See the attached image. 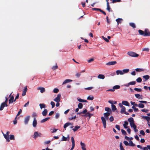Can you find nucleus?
<instances>
[{
    "instance_id": "41",
    "label": "nucleus",
    "mask_w": 150,
    "mask_h": 150,
    "mask_svg": "<svg viewBox=\"0 0 150 150\" xmlns=\"http://www.w3.org/2000/svg\"><path fill=\"white\" fill-rule=\"evenodd\" d=\"M94 98V97L93 96H89L87 98V99L88 100H93Z\"/></svg>"
},
{
    "instance_id": "11",
    "label": "nucleus",
    "mask_w": 150,
    "mask_h": 150,
    "mask_svg": "<svg viewBox=\"0 0 150 150\" xmlns=\"http://www.w3.org/2000/svg\"><path fill=\"white\" fill-rule=\"evenodd\" d=\"M7 106L8 105L7 104L4 102L3 103H1V105L0 110H3L5 106L7 107Z\"/></svg>"
},
{
    "instance_id": "5",
    "label": "nucleus",
    "mask_w": 150,
    "mask_h": 150,
    "mask_svg": "<svg viewBox=\"0 0 150 150\" xmlns=\"http://www.w3.org/2000/svg\"><path fill=\"white\" fill-rule=\"evenodd\" d=\"M42 134L40 133H38V132H34L33 134V138L35 139H36L38 137H41Z\"/></svg>"
},
{
    "instance_id": "2",
    "label": "nucleus",
    "mask_w": 150,
    "mask_h": 150,
    "mask_svg": "<svg viewBox=\"0 0 150 150\" xmlns=\"http://www.w3.org/2000/svg\"><path fill=\"white\" fill-rule=\"evenodd\" d=\"M108 117H105V118L103 117H101V120L103 125V127L105 128L106 127V120H108Z\"/></svg>"
},
{
    "instance_id": "13",
    "label": "nucleus",
    "mask_w": 150,
    "mask_h": 150,
    "mask_svg": "<svg viewBox=\"0 0 150 150\" xmlns=\"http://www.w3.org/2000/svg\"><path fill=\"white\" fill-rule=\"evenodd\" d=\"M38 90H40L41 93H43L45 91V89L44 88L42 87H38L37 88Z\"/></svg>"
},
{
    "instance_id": "24",
    "label": "nucleus",
    "mask_w": 150,
    "mask_h": 150,
    "mask_svg": "<svg viewBox=\"0 0 150 150\" xmlns=\"http://www.w3.org/2000/svg\"><path fill=\"white\" fill-rule=\"evenodd\" d=\"M50 118V117H48L40 121V122L41 123L45 122L47 121Z\"/></svg>"
},
{
    "instance_id": "22",
    "label": "nucleus",
    "mask_w": 150,
    "mask_h": 150,
    "mask_svg": "<svg viewBox=\"0 0 150 150\" xmlns=\"http://www.w3.org/2000/svg\"><path fill=\"white\" fill-rule=\"evenodd\" d=\"M129 71V69H123L122 70V72L123 73V74H124L125 73H128Z\"/></svg>"
},
{
    "instance_id": "37",
    "label": "nucleus",
    "mask_w": 150,
    "mask_h": 150,
    "mask_svg": "<svg viewBox=\"0 0 150 150\" xmlns=\"http://www.w3.org/2000/svg\"><path fill=\"white\" fill-rule=\"evenodd\" d=\"M80 126H76L73 129V130L74 132L76 131L78 129L80 128Z\"/></svg>"
},
{
    "instance_id": "39",
    "label": "nucleus",
    "mask_w": 150,
    "mask_h": 150,
    "mask_svg": "<svg viewBox=\"0 0 150 150\" xmlns=\"http://www.w3.org/2000/svg\"><path fill=\"white\" fill-rule=\"evenodd\" d=\"M138 107L140 108H143L144 107V105L142 103H140L138 104Z\"/></svg>"
},
{
    "instance_id": "4",
    "label": "nucleus",
    "mask_w": 150,
    "mask_h": 150,
    "mask_svg": "<svg viewBox=\"0 0 150 150\" xmlns=\"http://www.w3.org/2000/svg\"><path fill=\"white\" fill-rule=\"evenodd\" d=\"M2 133L4 138L6 139V141L7 142H9L10 141L9 138V134H10V132L8 131H7L6 132V134H4L3 133Z\"/></svg>"
},
{
    "instance_id": "44",
    "label": "nucleus",
    "mask_w": 150,
    "mask_h": 150,
    "mask_svg": "<svg viewBox=\"0 0 150 150\" xmlns=\"http://www.w3.org/2000/svg\"><path fill=\"white\" fill-rule=\"evenodd\" d=\"M142 51H146L148 52L149 51V49L148 48H143L142 49Z\"/></svg>"
},
{
    "instance_id": "17",
    "label": "nucleus",
    "mask_w": 150,
    "mask_h": 150,
    "mask_svg": "<svg viewBox=\"0 0 150 150\" xmlns=\"http://www.w3.org/2000/svg\"><path fill=\"white\" fill-rule=\"evenodd\" d=\"M72 80L69 79H66L63 83L62 85H64L72 81Z\"/></svg>"
},
{
    "instance_id": "49",
    "label": "nucleus",
    "mask_w": 150,
    "mask_h": 150,
    "mask_svg": "<svg viewBox=\"0 0 150 150\" xmlns=\"http://www.w3.org/2000/svg\"><path fill=\"white\" fill-rule=\"evenodd\" d=\"M136 81L138 82H141L142 81V79L141 78L139 77L136 79Z\"/></svg>"
},
{
    "instance_id": "63",
    "label": "nucleus",
    "mask_w": 150,
    "mask_h": 150,
    "mask_svg": "<svg viewBox=\"0 0 150 150\" xmlns=\"http://www.w3.org/2000/svg\"><path fill=\"white\" fill-rule=\"evenodd\" d=\"M22 112V110L21 109H20L19 110V111L18 112V113L16 116H17V117L18 115H19Z\"/></svg>"
},
{
    "instance_id": "34",
    "label": "nucleus",
    "mask_w": 150,
    "mask_h": 150,
    "mask_svg": "<svg viewBox=\"0 0 150 150\" xmlns=\"http://www.w3.org/2000/svg\"><path fill=\"white\" fill-rule=\"evenodd\" d=\"M122 21V18H118L116 20V21L117 22L118 24L119 23H121Z\"/></svg>"
},
{
    "instance_id": "15",
    "label": "nucleus",
    "mask_w": 150,
    "mask_h": 150,
    "mask_svg": "<svg viewBox=\"0 0 150 150\" xmlns=\"http://www.w3.org/2000/svg\"><path fill=\"white\" fill-rule=\"evenodd\" d=\"M27 86L25 87L24 90L23 91L22 96H24L26 95V92L27 91Z\"/></svg>"
},
{
    "instance_id": "52",
    "label": "nucleus",
    "mask_w": 150,
    "mask_h": 150,
    "mask_svg": "<svg viewBox=\"0 0 150 150\" xmlns=\"http://www.w3.org/2000/svg\"><path fill=\"white\" fill-rule=\"evenodd\" d=\"M107 9H110V8L108 2L107 1Z\"/></svg>"
},
{
    "instance_id": "31",
    "label": "nucleus",
    "mask_w": 150,
    "mask_h": 150,
    "mask_svg": "<svg viewBox=\"0 0 150 150\" xmlns=\"http://www.w3.org/2000/svg\"><path fill=\"white\" fill-rule=\"evenodd\" d=\"M143 78L145 79L146 80H147L149 78L150 76L148 75H146L144 76H143Z\"/></svg>"
},
{
    "instance_id": "59",
    "label": "nucleus",
    "mask_w": 150,
    "mask_h": 150,
    "mask_svg": "<svg viewBox=\"0 0 150 150\" xmlns=\"http://www.w3.org/2000/svg\"><path fill=\"white\" fill-rule=\"evenodd\" d=\"M121 132L124 135H126V132L124 129H122L121 130Z\"/></svg>"
},
{
    "instance_id": "35",
    "label": "nucleus",
    "mask_w": 150,
    "mask_h": 150,
    "mask_svg": "<svg viewBox=\"0 0 150 150\" xmlns=\"http://www.w3.org/2000/svg\"><path fill=\"white\" fill-rule=\"evenodd\" d=\"M143 117L144 119H145L148 122L150 120V117L148 116H143Z\"/></svg>"
},
{
    "instance_id": "33",
    "label": "nucleus",
    "mask_w": 150,
    "mask_h": 150,
    "mask_svg": "<svg viewBox=\"0 0 150 150\" xmlns=\"http://www.w3.org/2000/svg\"><path fill=\"white\" fill-rule=\"evenodd\" d=\"M138 32L139 34L141 35L144 36V32L141 30H138Z\"/></svg>"
},
{
    "instance_id": "8",
    "label": "nucleus",
    "mask_w": 150,
    "mask_h": 150,
    "mask_svg": "<svg viewBox=\"0 0 150 150\" xmlns=\"http://www.w3.org/2000/svg\"><path fill=\"white\" fill-rule=\"evenodd\" d=\"M150 36V33L149 32L148 30L145 29L144 31V36Z\"/></svg>"
},
{
    "instance_id": "62",
    "label": "nucleus",
    "mask_w": 150,
    "mask_h": 150,
    "mask_svg": "<svg viewBox=\"0 0 150 150\" xmlns=\"http://www.w3.org/2000/svg\"><path fill=\"white\" fill-rule=\"evenodd\" d=\"M115 128L117 129L118 130H120V126L118 125H115Z\"/></svg>"
},
{
    "instance_id": "18",
    "label": "nucleus",
    "mask_w": 150,
    "mask_h": 150,
    "mask_svg": "<svg viewBox=\"0 0 150 150\" xmlns=\"http://www.w3.org/2000/svg\"><path fill=\"white\" fill-rule=\"evenodd\" d=\"M92 114H91L90 112H88L86 113L85 115H83V116L85 117H89V119L91 117L93 116Z\"/></svg>"
},
{
    "instance_id": "6",
    "label": "nucleus",
    "mask_w": 150,
    "mask_h": 150,
    "mask_svg": "<svg viewBox=\"0 0 150 150\" xmlns=\"http://www.w3.org/2000/svg\"><path fill=\"white\" fill-rule=\"evenodd\" d=\"M61 97V94H58L57 97L54 99V100L56 102H59L60 101Z\"/></svg>"
},
{
    "instance_id": "3",
    "label": "nucleus",
    "mask_w": 150,
    "mask_h": 150,
    "mask_svg": "<svg viewBox=\"0 0 150 150\" xmlns=\"http://www.w3.org/2000/svg\"><path fill=\"white\" fill-rule=\"evenodd\" d=\"M127 54L130 56L134 57H137L139 56V54L133 52H129L127 53Z\"/></svg>"
},
{
    "instance_id": "7",
    "label": "nucleus",
    "mask_w": 150,
    "mask_h": 150,
    "mask_svg": "<svg viewBox=\"0 0 150 150\" xmlns=\"http://www.w3.org/2000/svg\"><path fill=\"white\" fill-rule=\"evenodd\" d=\"M71 141L72 142V147L70 150H73L75 146V141L73 137H71Z\"/></svg>"
},
{
    "instance_id": "51",
    "label": "nucleus",
    "mask_w": 150,
    "mask_h": 150,
    "mask_svg": "<svg viewBox=\"0 0 150 150\" xmlns=\"http://www.w3.org/2000/svg\"><path fill=\"white\" fill-rule=\"evenodd\" d=\"M130 85H134L136 83L135 81H132L129 83Z\"/></svg>"
},
{
    "instance_id": "46",
    "label": "nucleus",
    "mask_w": 150,
    "mask_h": 150,
    "mask_svg": "<svg viewBox=\"0 0 150 150\" xmlns=\"http://www.w3.org/2000/svg\"><path fill=\"white\" fill-rule=\"evenodd\" d=\"M120 150H124V149L122 145V144L121 142L120 144Z\"/></svg>"
},
{
    "instance_id": "47",
    "label": "nucleus",
    "mask_w": 150,
    "mask_h": 150,
    "mask_svg": "<svg viewBox=\"0 0 150 150\" xmlns=\"http://www.w3.org/2000/svg\"><path fill=\"white\" fill-rule=\"evenodd\" d=\"M105 110L106 111H108V112H109L110 111H111V110L110 108L108 107H105Z\"/></svg>"
},
{
    "instance_id": "40",
    "label": "nucleus",
    "mask_w": 150,
    "mask_h": 150,
    "mask_svg": "<svg viewBox=\"0 0 150 150\" xmlns=\"http://www.w3.org/2000/svg\"><path fill=\"white\" fill-rule=\"evenodd\" d=\"M120 86L116 85V86H114L113 87V89H114V90L118 89L120 88Z\"/></svg>"
},
{
    "instance_id": "38",
    "label": "nucleus",
    "mask_w": 150,
    "mask_h": 150,
    "mask_svg": "<svg viewBox=\"0 0 150 150\" xmlns=\"http://www.w3.org/2000/svg\"><path fill=\"white\" fill-rule=\"evenodd\" d=\"M134 90L138 92H141L142 91V89L141 88H135Z\"/></svg>"
},
{
    "instance_id": "9",
    "label": "nucleus",
    "mask_w": 150,
    "mask_h": 150,
    "mask_svg": "<svg viewBox=\"0 0 150 150\" xmlns=\"http://www.w3.org/2000/svg\"><path fill=\"white\" fill-rule=\"evenodd\" d=\"M30 118V116H28L26 117L24 119V123L25 124L27 125L28 124V121L29 120Z\"/></svg>"
},
{
    "instance_id": "27",
    "label": "nucleus",
    "mask_w": 150,
    "mask_h": 150,
    "mask_svg": "<svg viewBox=\"0 0 150 150\" xmlns=\"http://www.w3.org/2000/svg\"><path fill=\"white\" fill-rule=\"evenodd\" d=\"M39 106L41 109L43 108H46L45 105L44 103H40L39 104Z\"/></svg>"
},
{
    "instance_id": "12",
    "label": "nucleus",
    "mask_w": 150,
    "mask_h": 150,
    "mask_svg": "<svg viewBox=\"0 0 150 150\" xmlns=\"http://www.w3.org/2000/svg\"><path fill=\"white\" fill-rule=\"evenodd\" d=\"M117 62L115 61L110 62L106 63V64L107 65H112L116 64Z\"/></svg>"
},
{
    "instance_id": "20",
    "label": "nucleus",
    "mask_w": 150,
    "mask_h": 150,
    "mask_svg": "<svg viewBox=\"0 0 150 150\" xmlns=\"http://www.w3.org/2000/svg\"><path fill=\"white\" fill-rule=\"evenodd\" d=\"M98 78L99 79H104L105 76L103 74H100L98 76Z\"/></svg>"
},
{
    "instance_id": "36",
    "label": "nucleus",
    "mask_w": 150,
    "mask_h": 150,
    "mask_svg": "<svg viewBox=\"0 0 150 150\" xmlns=\"http://www.w3.org/2000/svg\"><path fill=\"white\" fill-rule=\"evenodd\" d=\"M129 25L133 27V28H136V26L135 24L133 23H129Z\"/></svg>"
},
{
    "instance_id": "55",
    "label": "nucleus",
    "mask_w": 150,
    "mask_h": 150,
    "mask_svg": "<svg viewBox=\"0 0 150 150\" xmlns=\"http://www.w3.org/2000/svg\"><path fill=\"white\" fill-rule=\"evenodd\" d=\"M93 88V87H89L85 88V90H91Z\"/></svg>"
},
{
    "instance_id": "28",
    "label": "nucleus",
    "mask_w": 150,
    "mask_h": 150,
    "mask_svg": "<svg viewBox=\"0 0 150 150\" xmlns=\"http://www.w3.org/2000/svg\"><path fill=\"white\" fill-rule=\"evenodd\" d=\"M135 70L137 72L144 71V69H143L137 68L135 69Z\"/></svg>"
},
{
    "instance_id": "42",
    "label": "nucleus",
    "mask_w": 150,
    "mask_h": 150,
    "mask_svg": "<svg viewBox=\"0 0 150 150\" xmlns=\"http://www.w3.org/2000/svg\"><path fill=\"white\" fill-rule=\"evenodd\" d=\"M110 115V113L108 112H107L104 114V115L105 117H108Z\"/></svg>"
},
{
    "instance_id": "29",
    "label": "nucleus",
    "mask_w": 150,
    "mask_h": 150,
    "mask_svg": "<svg viewBox=\"0 0 150 150\" xmlns=\"http://www.w3.org/2000/svg\"><path fill=\"white\" fill-rule=\"evenodd\" d=\"M111 107L112 110L113 111H114L115 110H117L116 106L113 104L111 105Z\"/></svg>"
},
{
    "instance_id": "26",
    "label": "nucleus",
    "mask_w": 150,
    "mask_h": 150,
    "mask_svg": "<svg viewBox=\"0 0 150 150\" xmlns=\"http://www.w3.org/2000/svg\"><path fill=\"white\" fill-rule=\"evenodd\" d=\"M135 96L136 98H138L139 99H142V96H140V95L139 94H135Z\"/></svg>"
},
{
    "instance_id": "23",
    "label": "nucleus",
    "mask_w": 150,
    "mask_h": 150,
    "mask_svg": "<svg viewBox=\"0 0 150 150\" xmlns=\"http://www.w3.org/2000/svg\"><path fill=\"white\" fill-rule=\"evenodd\" d=\"M14 98V97L13 96L11 97L10 99L9 100V103L10 104L13 103Z\"/></svg>"
},
{
    "instance_id": "54",
    "label": "nucleus",
    "mask_w": 150,
    "mask_h": 150,
    "mask_svg": "<svg viewBox=\"0 0 150 150\" xmlns=\"http://www.w3.org/2000/svg\"><path fill=\"white\" fill-rule=\"evenodd\" d=\"M50 104L52 105V108H53L55 106V103L54 102L51 101Z\"/></svg>"
},
{
    "instance_id": "25",
    "label": "nucleus",
    "mask_w": 150,
    "mask_h": 150,
    "mask_svg": "<svg viewBox=\"0 0 150 150\" xmlns=\"http://www.w3.org/2000/svg\"><path fill=\"white\" fill-rule=\"evenodd\" d=\"M72 125L71 123L70 122H67L65 123L64 126V128L66 129L67 127L69 126L70 125Z\"/></svg>"
},
{
    "instance_id": "32",
    "label": "nucleus",
    "mask_w": 150,
    "mask_h": 150,
    "mask_svg": "<svg viewBox=\"0 0 150 150\" xmlns=\"http://www.w3.org/2000/svg\"><path fill=\"white\" fill-rule=\"evenodd\" d=\"M125 110L126 109L125 107L122 108L120 111L121 113H123L125 111Z\"/></svg>"
},
{
    "instance_id": "61",
    "label": "nucleus",
    "mask_w": 150,
    "mask_h": 150,
    "mask_svg": "<svg viewBox=\"0 0 150 150\" xmlns=\"http://www.w3.org/2000/svg\"><path fill=\"white\" fill-rule=\"evenodd\" d=\"M102 38L104 40L106 41L107 42H109V41L108 40L107 38L104 37L103 36H102Z\"/></svg>"
},
{
    "instance_id": "10",
    "label": "nucleus",
    "mask_w": 150,
    "mask_h": 150,
    "mask_svg": "<svg viewBox=\"0 0 150 150\" xmlns=\"http://www.w3.org/2000/svg\"><path fill=\"white\" fill-rule=\"evenodd\" d=\"M80 145L81 146V148L82 150H86V145L84 143H83L81 141L80 142Z\"/></svg>"
},
{
    "instance_id": "1",
    "label": "nucleus",
    "mask_w": 150,
    "mask_h": 150,
    "mask_svg": "<svg viewBox=\"0 0 150 150\" xmlns=\"http://www.w3.org/2000/svg\"><path fill=\"white\" fill-rule=\"evenodd\" d=\"M128 121L129 122L131 127L133 128L134 132H137L138 130L137 129L136 125L134 123V119L132 117H131L128 119Z\"/></svg>"
},
{
    "instance_id": "14",
    "label": "nucleus",
    "mask_w": 150,
    "mask_h": 150,
    "mask_svg": "<svg viewBox=\"0 0 150 150\" xmlns=\"http://www.w3.org/2000/svg\"><path fill=\"white\" fill-rule=\"evenodd\" d=\"M37 124V121L36 118L33 119V126L34 127H35Z\"/></svg>"
},
{
    "instance_id": "30",
    "label": "nucleus",
    "mask_w": 150,
    "mask_h": 150,
    "mask_svg": "<svg viewBox=\"0 0 150 150\" xmlns=\"http://www.w3.org/2000/svg\"><path fill=\"white\" fill-rule=\"evenodd\" d=\"M129 146H135V144L133 143L132 142V141H131V140L129 141Z\"/></svg>"
},
{
    "instance_id": "64",
    "label": "nucleus",
    "mask_w": 150,
    "mask_h": 150,
    "mask_svg": "<svg viewBox=\"0 0 150 150\" xmlns=\"http://www.w3.org/2000/svg\"><path fill=\"white\" fill-rule=\"evenodd\" d=\"M109 120H110V121L111 122H112L113 121V120H114V118H113V117L111 116Z\"/></svg>"
},
{
    "instance_id": "43",
    "label": "nucleus",
    "mask_w": 150,
    "mask_h": 150,
    "mask_svg": "<svg viewBox=\"0 0 150 150\" xmlns=\"http://www.w3.org/2000/svg\"><path fill=\"white\" fill-rule=\"evenodd\" d=\"M83 106V104L82 103H79L78 105V108L79 109H81L82 108Z\"/></svg>"
},
{
    "instance_id": "53",
    "label": "nucleus",
    "mask_w": 150,
    "mask_h": 150,
    "mask_svg": "<svg viewBox=\"0 0 150 150\" xmlns=\"http://www.w3.org/2000/svg\"><path fill=\"white\" fill-rule=\"evenodd\" d=\"M140 134L143 136L145 134L144 131L143 130H141L140 132Z\"/></svg>"
},
{
    "instance_id": "16",
    "label": "nucleus",
    "mask_w": 150,
    "mask_h": 150,
    "mask_svg": "<svg viewBox=\"0 0 150 150\" xmlns=\"http://www.w3.org/2000/svg\"><path fill=\"white\" fill-rule=\"evenodd\" d=\"M122 104L125 105L129 106H130L129 103L128 102L126 101H123L122 102Z\"/></svg>"
},
{
    "instance_id": "56",
    "label": "nucleus",
    "mask_w": 150,
    "mask_h": 150,
    "mask_svg": "<svg viewBox=\"0 0 150 150\" xmlns=\"http://www.w3.org/2000/svg\"><path fill=\"white\" fill-rule=\"evenodd\" d=\"M121 1V0H112V3H114L116 2H120Z\"/></svg>"
},
{
    "instance_id": "50",
    "label": "nucleus",
    "mask_w": 150,
    "mask_h": 150,
    "mask_svg": "<svg viewBox=\"0 0 150 150\" xmlns=\"http://www.w3.org/2000/svg\"><path fill=\"white\" fill-rule=\"evenodd\" d=\"M10 139L11 140H14L15 139L14 135H11L10 136Z\"/></svg>"
},
{
    "instance_id": "21",
    "label": "nucleus",
    "mask_w": 150,
    "mask_h": 150,
    "mask_svg": "<svg viewBox=\"0 0 150 150\" xmlns=\"http://www.w3.org/2000/svg\"><path fill=\"white\" fill-rule=\"evenodd\" d=\"M47 112V110L46 109L44 110L42 112V114L43 116H45L46 115Z\"/></svg>"
},
{
    "instance_id": "19",
    "label": "nucleus",
    "mask_w": 150,
    "mask_h": 150,
    "mask_svg": "<svg viewBox=\"0 0 150 150\" xmlns=\"http://www.w3.org/2000/svg\"><path fill=\"white\" fill-rule=\"evenodd\" d=\"M116 74L117 75L119 74L122 75H123L122 71V70H117L116 71Z\"/></svg>"
},
{
    "instance_id": "48",
    "label": "nucleus",
    "mask_w": 150,
    "mask_h": 150,
    "mask_svg": "<svg viewBox=\"0 0 150 150\" xmlns=\"http://www.w3.org/2000/svg\"><path fill=\"white\" fill-rule=\"evenodd\" d=\"M37 116V114L35 112H33L32 114V117L34 118Z\"/></svg>"
},
{
    "instance_id": "60",
    "label": "nucleus",
    "mask_w": 150,
    "mask_h": 150,
    "mask_svg": "<svg viewBox=\"0 0 150 150\" xmlns=\"http://www.w3.org/2000/svg\"><path fill=\"white\" fill-rule=\"evenodd\" d=\"M123 143L124 144L126 145V146H128L129 145V143H128V142L126 141H124L123 142Z\"/></svg>"
},
{
    "instance_id": "58",
    "label": "nucleus",
    "mask_w": 150,
    "mask_h": 150,
    "mask_svg": "<svg viewBox=\"0 0 150 150\" xmlns=\"http://www.w3.org/2000/svg\"><path fill=\"white\" fill-rule=\"evenodd\" d=\"M141 111L143 112H148L149 110L147 109H143L141 110Z\"/></svg>"
},
{
    "instance_id": "57",
    "label": "nucleus",
    "mask_w": 150,
    "mask_h": 150,
    "mask_svg": "<svg viewBox=\"0 0 150 150\" xmlns=\"http://www.w3.org/2000/svg\"><path fill=\"white\" fill-rule=\"evenodd\" d=\"M57 68L58 66L57 64L55 66H54L52 67V69L54 70H55Z\"/></svg>"
},
{
    "instance_id": "45",
    "label": "nucleus",
    "mask_w": 150,
    "mask_h": 150,
    "mask_svg": "<svg viewBox=\"0 0 150 150\" xmlns=\"http://www.w3.org/2000/svg\"><path fill=\"white\" fill-rule=\"evenodd\" d=\"M59 91V90L57 88H55L53 90V92L55 93H57Z\"/></svg>"
}]
</instances>
